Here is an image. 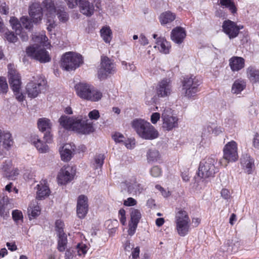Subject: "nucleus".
Listing matches in <instances>:
<instances>
[{
	"label": "nucleus",
	"mask_w": 259,
	"mask_h": 259,
	"mask_svg": "<svg viewBox=\"0 0 259 259\" xmlns=\"http://www.w3.org/2000/svg\"><path fill=\"white\" fill-rule=\"evenodd\" d=\"M32 39L35 43L26 50L28 56L38 60L40 62L45 63L50 61L51 58L49 53L42 47H47L50 44L45 34L41 33L33 35Z\"/></svg>",
	"instance_id": "nucleus-1"
},
{
	"label": "nucleus",
	"mask_w": 259,
	"mask_h": 259,
	"mask_svg": "<svg viewBox=\"0 0 259 259\" xmlns=\"http://www.w3.org/2000/svg\"><path fill=\"white\" fill-rule=\"evenodd\" d=\"M131 126L138 136L146 140H153L157 139L159 136L157 130L148 121L136 118L131 122Z\"/></svg>",
	"instance_id": "nucleus-2"
},
{
	"label": "nucleus",
	"mask_w": 259,
	"mask_h": 259,
	"mask_svg": "<svg viewBox=\"0 0 259 259\" xmlns=\"http://www.w3.org/2000/svg\"><path fill=\"white\" fill-rule=\"evenodd\" d=\"M76 93L80 98L91 102H98L102 98V93L91 85L83 82L75 86Z\"/></svg>",
	"instance_id": "nucleus-3"
},
{
	"label": "nucleus",
	"mask_w": 259,
	"mask_h": 259,
	"mask_svg": "<svg viewBox=\"0 0 259 259\" xmlns=\"http://www.w3.org/2000/svg\"><path fill=\"white\" fill-rule=\"evenodd\" d=\"M83 63V57L81 55L73 52H68L62 55L60 66L63 69L70 71L75 70Z\"/></svg>",
	"instance_id": "nucleus-4"
},
{
	"label": "nucleus",
	"mask_w": 259,
	"mask_h": 259,
	"mask_svg": "<svg viewBox=\"0 0 259 259\" xmlns=\"http://www.w3.org/2000/svg\"><path fill=\"white\" fill-rule=\"evenodd\" d=\"M217 160L215 158L209 157L202 160L199 164L198 175L202 179L214 177L217 171L215 166Z\"/></svg>",
	"instance_id": "nucleus-5"
},
{
	"label": "nucleus",
	"mask_w": 259,
	"mask_h": 259,
	"mask_svg": "<svg viewBox=\"0 0 259 259\" xmlns=\"http://www.w3.org/2000/svg\"><path fill=\"white\" fill-rule=\"evenodd\" d=\"M175 219L178 234L185 236L189 231L190 226V219L188 212L183 209H179L176 214Z\"/></svg>",
	"instance_id": "nucleus-6"
},
{
	"label": "nucleus",
	"mask_w": 259,
	"mask_h": 259,
	"mask_svg": "<svg viewBox=\"0 0 259 259\" xmlns=\"http://www.w3.org/2000/svg\"><path fill=\"white\" fill-rule=\"evenodd\" d=\"M238 159L237 144L234 141L228 142L223 148V157L219 163L226 166L228 163L235 162Z\"/></svg>",
	"instance_id": "nucleus-7"
},
{
	"label": "nucleus",
	"mask_w": 259,
	"mask_h": 259,
	"mask_svg": "<svg viewBox=\"0 0 259 259\" xmlns=\"http://www.w3.org/2000/svg\"><path fill=\"white\" fill-rule=\"evenodd\" d=\"M182 94L187 98L194 97L199 91L198 87L200 82L198 79L193 75L185 78L182 82Z\"/></svg>",
	"instance_id": "nucleus-8"
},
{
	"label": "nucleus",
	"mask_w": 259,
	"mask_h": 259,
	"mask_svg": "<svg viewBox=\"0 0 259 259\" xmlns=\"http://www.w3.org/2000/svg\"><path fill=\"white\" fill-rule=\"evenodd\" d=\"M162 127L167 131H170L178 126L179 119L175 115L169 108H165L161 114Z\"/></svg>",
	"instance_id": "nucleus-9"
},
{
	"label": "nucleus",
	"mask_w": 259,
	"mask_h": 259,
	"mask_svg": "<svg viewBox=\"0 0 259 259\" xmlns=\"http://www.w3.org/2000/svg\"><path fill=\"white\" fill-rule=\"evenodd\" d=\"M116 72V67L113 61L104 56L101 58V68L98 72L100 79H105L108 74H114Z\"/></svg>",
	"instance_id": "nucleus-10"
},
{
	"label": "nucleus",
	"mask_w": 259,
	"mask_h": 259,
	"mask_svg": "<svg viewBox=\"0 0 259 259\" xmlns=\"http://www.w3.org/2000/svg\"><path fill=\"white\" fill-rule=\"evenodd\" d=\"M39 131L44 133V140L47 143H51L53 141V134L52 133L53 124L51 120L47 118H39L37 122Z\"/></svg>",
	"instance_id": "nucleus-11"
},
{
	"label": "nucleus",
	"mask_w": 259,
	"mask_h": 259,
	"mask_svg": "<svg viewBox=\"0 0 259 259\" xmlns=\"http://www.w3.org/2000/svg\"><path fill=\"white\" fill-rule=\"evenodd\" d=\"M72 131L80 134H88L94 131V127L93 124L88 120L78 117L74 119Z\"/></svg>",
	"instance_id": "nucleus-12"
},
{
	"label": "nucleus",
	"mask_w": 259,
	"mask_h": 259,
	"mask_svg": "<svg viewBox=\"0 0 259 259\" xmlns=\"http://www.w3.org/2000/svg\"><path fill=\"white\" fill-rule=\"evenodd\" d=\"M46 84V81L42 78H38L28 82L26 86V93L28 97L34 98L41 92V90Z\"/></svg>",
	"instance_id": "nucleus-13"
},
{
	"label": "nucleus",
	"mask_w": 259,
	"mask_h": 259,
	"mask_svg": "<svg viewBox=\"0 0 259 259\" xmlns=\"http://www.w3.org/2000/svg\"><path fill=\"white\" fill-rule=\"evenodd\" d=\"M44 12H46L47 16V29L49 31H51L56 26L54 20L56 15V8L53 1L45 4Z\"/></svg>",
	"instance_id": "nucleus-14"
},
{
	"label": "nucleus",
	"mask_w": 259,
	"mask_h": 259,
	"mask_svg": "<svg viewBox=\"0 0 259 259\" xmlns=\"http://www.w3.org/2000/svg\"><path fill=\"white\" fill-rule=\"evenodd\" d=\"M74 174L72 167L69 166H63L57 176L58 183L60 185H65L71 182L74 178Z\"/></svg>",
	"instance_id": "nucleus-15"
},
{
	"label": "nucleus",
	"mask_w": 259,
	"mask_h": 259,
	"mask_svg": "<svg viewBox=\"0 0 259 259\" xmlns=\"http://www.w3.org/2000/svg\"><path fill=\"white\" fill-rule=\"evenodd\" d=\"M172 92L171 81L168 78L160 80L156 87V94L159 97H166L169 96Z\"/></svg>",
	"instance_id": "nucleus-16"
},
{
	"label": "nucleus",
	"mask_w": 259,
	"mask_h": 259,
	"mask_svg": "<svg viewBox=\"0 0 259 259\" xmlns=\"http://www.w3.org/2000/svg\"><path fill=\"white\" fill-rule=\"evenodd\" d=\"M243 28L242 25H237L234 22L230 20L225 21L223 24V29L230 39L236 37L241 29Z\"/></svg>",
	"instance_id": "nucleus-17"
},
{
	"label": "nucleus",
	"mask_w": 259,
	"mask_h": 259,
	"mask_svg": "<svg viewBox=\"0 0 259 259\" xmlns=\"http://www.w3.org/2000/svg\"><path fill=\"white\" fill-rule=\"evenodd\" d=\"M50 1L43 2L44 8L45 4L49 3ZM42 10L44 11V8H42L38 3H34L29 7V14L35 23L39 22L42 17Z\"/></svg>",
	"instance_id": "nucleus-18"
},
{
	"label": "nucleus",
	"mask_w": 259,
	"mask_h": 259,
	"mask_svg": "<svg viewBox=\"0 0 259 259\" xmlns=\"http://www.w3.org/2000/svg\"><path fill=\"white\" fill-rule=\"evenodd\" d=\"M75 150V146L74 144H66L60 147L59 151L61 160L64 162L70 161Z\"/></svg>",
	"instance_id": "nucleus-19"
},
{
	"label": "nucleus",
	"mask_w": 259,
	"mask_h": 259,
	"mask_svg": "<svg viewBox=\"0 0 259 259\" xmlns=\"http://www.w3.org/2000/svg\"><path fill=\"white\" fill-rule=\"evenodd\" d=\"M88 198L83 195H80L77 199L76 212L77 216L83 218L88 211Z\"/></svg>",
	"instance_id": "nucleus-20"
},
{
	"label": "nucleus",
	"mask_w": 259,
	"mask_h": 259,
	"mask_svg": "<svg viewBox=\"0 0 259 259\" xmlns=\"http://www.w3.org/2000/svg\"><path fill=\"white\" fill-rule=\"evenodd\" d=\"M13 144L12 135L0 129V154L4 149H9Z\"/></svg>",
	"instance_id": "nucleus-21"
},
{
	"label": "nucleus",
	"mask_w": 259,
	"mask_h": 259,
	"mask_svg": "<svg viewBox=\"0 0 259 259\" xmlns=\"http://www.w3.org/2000/svg\"><path fill=\"white\" fill-rule=\"evenodd\" d=\"M122 187L124 189H127L128 192L134 194L140 193L142 190L140 184L136 182L135 178L125 180L122 183Z\"/></svg>",
	"instance_id": "nucleus-22"
},
{
	"label": "nucleus",
	"mask_w": 259,
	"mask_h": 259,
	"mask_svg": "<svg viewBox=\"0 0 259 259\" xmlns=\"http://www.w3.org/2000/svg\"><path fill=\"white\" fill-rule=\"evenodd\" d=\"M31 143L35 146L39 153H45L49 151V147L46 142H44L41 138L36 134H33L30 137ZM45 141H46L45 140Z\"/></svg>",
	"instance_id": "nucleus-23"
},
{
	"label": "nucleus",
	"mask_w": 259,
	"mask_h": 259,
	"mask_svg": "<svg viewBox=\"0 0 259 259\" xmlns=\"http://www.w3.org/2000/svg\"><path fill=\"white\" fill-rule=\"evenodd\" d=\"M186 32L184 28L178 26L173 29L171 32L170 37L175 43L181 44L186 37Z\"/></svg>",
	"instance_id": "nucleus-24"
},
{
	"label": "nucleus",
	"mask_w": 259,
	"mask_h": 259,
	"mask_svg": "<svg viewBox=\"0 0 259 259\" xmlns=\"http://www.w3.org/2000/svg\"><path fill=\"white\" fill-rule=\"evenodd\" d=\"M95 4L92 1H78L80 12L87 16H92L95 11Z\"/></svg>",
	"instance_id": "nucleus-25"
},
{
	"label": "nucleus",
	"mask_w": 259,
	"mask_h": 259,
	"mask_svg": "<svg viewBox=\"0 0 259 259\" xmlns=\"http://www.w3.org/2000/svg\"><path fill=\"white\" fill-rule=\"evenodd\" d=\"M10 23L13 29L15 30L16 34L19 35L23 40L25 41L28 39L27 35L25 32L22 31L21 24L16 18L14 17H11L10 20Z\"/></svg>",
	"instance_id": "nucleus-26"
},
{
	"label": "nucleus",
	"mask_w": 259,
	"mask_h": 259,
	"mask_svg": "<svg viewBox=\"0 0 259 259\" xmlns=\"http://www.w3.org/2000/svg\"><path fill=\"white\" fill-rule=\"evenodd\" d=\"M244 59L240 57L234 56L229 59V65L233 71H238L244 67Z\"/></svg>",
	"instance_id": "nucleus-27"
},
{
	"label": "nucleus",
	"mask_w": 259,
	"mask_h": 259,
	"mask_svg": "<svg viewBox=\"0 0 259 259\" xmlns=\"http://www.w3.org/2000/svg\"><path fill=\"white\" fill-rule=\"evenodd\" d=\"M241 164L244 169L248 174H251L254 168V161L249 155H243L241 158Z\"/></svg>",
	"instance_id": "nucleus-28"
},
{
	"label": "nucleus",
	"mask_w": 259,
	"mask_h": 259,
	"mask_svg": "<svg viewBox=\"0 0 259 259\" xmlns=\"http://www.w3.org/2000/svg\"><path fill=\"white\" fill-rule=\"evenodd\" d=\"M50 194V190L49 187L45 183V181L40 182L37 185L36 199L40 200L45 199L48 197Z\"/></svg>",
	"instance_id": "nucleus-29"
},
{
	"label": "nucleus",
	"mask_w": 259,
	"mask_h": 259,
	"mask_svg": "<svg viewBox=\"0 0 259 259\" xmlns=\"http://www.w3.org/2000/svg\"><path fill=\"white\" fill-rule=\"evenodd\" d=\"M156 46L154 48H157L160 52L164 54H168L170 49V45L168 41L163 37H159L156 39Z\"/></svg>",
	"instance_id": "nucleus-30"
},
{
	"label": "nucleus",
	"mask_w": 259,
	"mask_h": 259,
	"mask_svg": "<svg viewBox=\"0 0 259 259\" xmlns=\"http://www.w3.org/2000/svg\"><path fill=\"white\" fill-rule=\"evenodd\" d=\"M75 117H70L67 116H62L59 119L61 126L67 130L72 131V126L74 123Z\"/></svg>",
	"instance_id": "nucleus-31"
},
{
	"label": "nucleus",
	"mask_w": 259,
	"mask_h": 259,
	"mask_svg": "<svg viewBox=\"0 0 259 259\" xmlns=\"http://www.w3.org/2000/svg\"><path fill=\"white\" fill-rule=\"evenodd\" d=\"M176 15L170 11L162 13L160 17V22L162 25L166 24L172 22L176 19Z\"/></svg>",
	"instance_id": "nucleus-32"
},
{
	"label": "nucleus",
	"mask_w": 259,
	"mask_h": 259,
	"mask_svg": "<svg viewBox=\"0 0 259 259\" xmlns=\"http://www.w3.org/2000/svg\"><path fill=\"white\" fill-rule=\"evenodd\" d=\"M101 36L106 43H110L112 38V32L110 27L105 26L100 30Z\"/></svg>",
	"instance_id": "nucleus-33"
},
{
	"label": "nucleus",
	"mask_w": 259,
	"mask_h": 259,
	"mask_svg": "<svg viewBox=\"0 0 259 259\" xmlns=\"http://www.w3.org/2000/svg\"><path fill=\"white\" fill-rule=\"evenodd\" d=\"M246 87V82L242 79H237L234 81L232 87V92L234 94H239Z\"/></svg>",
	"instance_id": "nucleus-34"
},
{
	"label": "nucleus",
	"mask_w": 259,
	"mask_h": 259,
	"mask_svg": "<svg viewBox=\"0 0 259 259\" xmlns=\"http://www.w3.org/2000/svg\"><path fill=\"white\" fill-rule=\"evenodd\" d=\"M247 76L252 83L259 82V70L250 67L247 69Z\"/></svg>",
	"instance_id": "nucleus-35"
},
{
	"label": "nucleus",
	"mask_w": 259,
	"mask_h": 259,
	"mask_svg": "<svg viewBox=\"0 0 259 259\" xmlns=\"http://www.w3.org/2000/svg\"><path fill=\"white\" fill-rule=\"evenodd\" d=\"M58 239V249L60 251H64L67 247V239L65 234L57 235Z\"/></svg>",
	"instance_id": "nucleus-36"
},
{
	"label": "nucleus",
	"mask_w": 259,
	"mask_h": 259,
	"mask_svg": "<svg viewBox=\"0 0 259 259\" xmlns=\"http://www.w3.org/2000/svg\"><path fill=\"white\" fill-rule=\"evenodd\" d=\"M147 157L149 161L155 162L160 159V155L156 149H150L147 152Z\"/></svg>",
	"instance_id": "nucleus-37"
},
{
	"label": "nucleus",
	"mask_w": 259,
	"mask_h": 259,
	"mask_svg": "<svg viewBox=\"0 0 259 259\" xmlns=\"http://www.w3.org/2000/svg\"><path fill=\"white\" fill-rule=\"evenodd\" d=\"M8 68V79L9 80H15V79H21V77L19 73L17 72L12 64H9Z\"/></svg>",
	"instance_id": "nucleus-38"
},
{
	"label": "nucleus",
	"mask_w": 259,
	"mask_h": 259,
	"mask_svg": "<svg viewBox=\"0 0 259 259\" xmlns=\"http://www.w3.org/2000/svg\"><path fill=\"white\" fill-rule=\"evenodd\" d=\"M141 218V213L139 209L135 208H132L131 209L130 222L138 224Z\"/></svg>",
	"instance_id": "nucleus-39"
},
{
	"label": "nucleus",
	"mask_w": 259,
	"mask_h": 259,
	"mask_svg": "<svg viewBox=\"0 0 259 259\" xmlns=\"http://www.w3.org/2000/svg\"><path fill=\"white\" fill-rule=\"evenodd\" d=\"M40 209L39 206L37 204H31L28 208V213L31 218H35L40 214Z\"/></svg>",
	"instance_id": "nucleus-40"
},
{
	"label": "nucleus",
	"mask_w": 259,
	"mask_h": 259,
	"mask_svg": "<svg viewBox=\"0 0 259 259\" xmlns=\"http://www.w3.org/2000/svg\"><path fill=\"white\" fill-rule=\"evenodd\" d=\"M56 13L58 15V17L60 20V21L62 22H66L68 19V16L67 13L64 11V8H58L57 9L56 7Z\"/></svg>",
	"instance_id": "nucleus-41"
},
{
	"label": "nucleus",
	"mask_w": 259,
	"mask_h": 259,
	"mask_svg": "<svg viewBox=\"0 0 259 259\" xmlns=\"http://www.w3.org/2000/svg\"><path fill=\"white\" fill-rule=\"evenodd\" d=\"M220 5L223 8H228L232 13L236 12V8L234 3L232 1H220Z\"/></svg>",
	"instance_id": "nucleus-42"
},
{
	"label": "nucleus",
	"mask_w": 259,
	"mask_h": 259,
	"mask_svg": "<svg viewBox=\"0 0 259 259\" xmlns=\"http://www.w3.org/2000/svg\"><path fill=\"white\" fill-rule=\"evenodd\" d=\"M8 90V85L5 77H0V94H5Z\"/></svg>",
	"instance_id": "nucleus-43"
},
{
	"label": "nucleus",
	"mask_w": 259,
	"mask_h": 259,
	"mask_svg": "<svg viewBox=\"0 0 259 259\" xmlns=\"http://www.w3.org/2000/svg\"><path fill=\"white\" fill-rule=\"evenodd\" d=\"M76 249L78 253V255L79 256L84 255L87 253L88 249V246L83 243H78Z\"/></svg>",
	"instance_id": "nucleus-44"
},
{
	"label": "nucleus",
	"mask_w": 259,
	"mask_h": 259,
	"mask_svg": "<svg viewBox=\"0 0 259 259\" xmlns=\"http://www.w3.org/2000/svg\"><path fill=\"white\" fill-rule=\"evenodd\" d=\"M12 218L14 221L18 223L19 221H23V214L22 212L19 210H14L12 211Z\"/></svg>",
	"instance_id": "nucleus-45"
},
{
	"label": "nucleus",
	"mask_w": 259,
	"mask_h": 259,
	"mask_svg": "<svg viewBox=\"0 0 259 259\" xmlns=\"http://www.w3.org/2000/svg\"><path fill=\"white\" fill-rule=\"evenodd\" d=\"M104 156L99 154L95 157V164L96 168H100L104 163Z\"/></svg>",
	"instance_id": "nucleus-46"
},
{
	"label": "nucleus",
	"mask_w": 259,
	"mask_h": 259,
	"mask_svg": "<svg viewBox=\"0 0 259 259\" xmlns=\"http://www.w3.org/2000/svg\"><path fill=\"white\" fill-rule=\"evenodd\" d=\"M10 86L13 90H21V79H15V80H9Z\"/></svg>",
	"instance_id": "nucleus-47"
},
{
	"label": "nucleus",
	"mask_w": 259,
	"mask_h": 259,
	"mask_svg": "<svg viewBox=\"0 0 259 259\" xmlns=\"http://www.w3.org/2000/svg\"><path fill=\"white\" fill-rule=\"evenodd\" d=\"M64 223L61 220H57L56 222V231L57 232V235L64 234Z\"/></svg>",
	"instance_id": "nucleus-48"
},
{
	"label": "nucleus",
	"mask_w": 259,
	"mask_h": 259,
	"mask_svg": "<svg viewBox=\"0 0 259 259\" xmlns=\"http://www.w3.org/2000/svg\"><path fill=\"white\" fill-rule=\"evenodd\" d=\"M20 21L26 29L30 30L32 28V24L27 17H22L20 19Z\"/></svg>",
	"instance_id": "nucleus-49"
},
{
	"label": "nucleus",
	"mask_w": 259,
	"mask_h": 259,
	"mask_svg": "<svg viewBox=\"0 0 259 259\" xmlns=\"http://www.w3.org/2000/svg\"><path fill=\"white\" fill-rule=\"evenodd\" d=\"M123 142L125 146L128 149H133L135 147L136 141L134 138H130L127 140L125 139Z\"/></svg>",
	"instance_id": "nucleus-50"
},
{
	"label": "nucleus",
	"mask_w": 259,
	"mask_h": 259,
	"mask_svg": "<svg viewBox=\"0 0 259 259\" xmlns=\"http://www.w3.org/2000/svg\"><path fill=\"white\" fill-rule=\"evenodd\" d=\"M112 138L116 143L123 142L125 138L121 133L116 132L112 135Z\"/></svg>",
	"instance_id": "nucleus-51"
},
{
	"label": "nucleus",
	"mask_w": 259,
	"mask_h": 259,
	"mask_svg": "<svg viewBox=\"0 0 259 259\" xmlns=\"http://www.w3.org/2000/svg\"><path fill=\"white\" fill-rule=\"evenodd\" d=\"M5 37L10 42H15L17 40V36L12 32L8 31L5 33Z\"/></svg>",
	"instance_id": "nucleus-52"
},
{
	"label": "nucleus",
	"mask_w": 259,
	"mask_h": 259,
	"mask_svg": "<svg viewBox=\"0 0 259 259\" xmlns=\"http://www.w3.org/2000/svg\"><path fill=\"white\" fill-rule=\"evenodd\" d=\"M11 164L10 162H6L4 163L1 168V171L3 172V175L6 177V174H9L11 168Z\"/></svg>",
	"instance_id": "nucleus-53"
},
{
	"label": "nucleus",
	"mask_w": 259,
	"mask_h": 259,
	"mask_svg": "<svg viewBox=\"0 0 259 259\" xmlns=\"http://www.w3.org/2000/svg\"><path fill=\"white\" fill-rule=\"evenodd\" d=\"M88 116L91 120H97L100 117V113L98 110L94 109L89 113Z\"/></svg>",
	"instance_id": "nucleus-54"
},
{
	"label": "nucleus",
	"mask_w": 259,
	"mask_h": 259,
	"mask_svg": "<svg viewBox=\"0 0 259 259\" xmlns=\"http://www.w3.org/2000/svg\"><path fill=\"white\" fill-rule=\"evenodd\" d=\"M138 224L137 223L130 222L128 224L129 228L128 230V233L130 235L132 236L135 233Z\"/></svg>",
	"instance_id": "nucleus-55"
},
{
	"label": "nucleus",
	"mask_w": 259,
	"mask_h": 259,
	"mask_svg": "<svg viewBox=\"0 0 259 259\" xmlns=\"http://www.w3.org/2000/svg\"><path fill=\"white\" fill-rule=\"evenodd\" d=\"M151 175L154 177H158L161 175V169L157 166H153L150 171Z\"/></svg>",
	"instance_id": "nucleus-56"
},
{
	"label": "nucleus",
	"mask_w": 259,
	"mask_h": 259,
	"mask_svg": "<svg viewBox=\"0 0 259 259\" xmlns=\"http://www.w3.org/2000/svg\"><path fill=\"white\" fill-rule=\"evenodd\" d=\"M160 118V114L158 112L153 113L150 117V121L153 124L157 123V121L159 120Z\"/></svg>",
	"instance_id": "nucleus-57"
},
{
	"label": "nucleus",
	"mask_w": 259,
	"mask_h": 259,
	"mask_svg": "<svg viewBox=\"0 0 259 259\" xmlns=\"http://www.w3.org/2000/svg\"><path fill=\"white\" fill-rule=\"evenodd\" d=\"M137 201L132 197H129L127 199L124 200L123 204L126 206H135L137 204Z\"/></svg>",
	"instance_id": "nucleus-58"
},
{
	"label": "nucleus",
	"mask_w": 259,
	"mask_h": 259,
	"mask_svg": "<svg viewBox=\"0 0 259 259\" xmlns=\"http://www.w3.org/2000/svg\"><path fill=\"white\" fill-rule=\"evenodd\" d=\"M16 99L19 102H22L24 99L23 94L21 92V90H13Z\"/></svg>",
	"instance_id": "nucleus-59"
},
{
	"label": "nucleus",
	"mask_w": 259,
	"mask_h": 259,
	"mask_svg": "<svg viewBox=\"0 0 259 259\" xmlns=\"http://www.w3.org/2000/svg\"><path fill=\"white\" fill-rule=\"evenodd\" d=\"M19 171L18 169H15L9 171V174H6V178L9 179L13 180L15 178V177L18 175Z\"/></svg>",
	"instance_id": "nucleus-60"
},
{
	"label": "nucleus",
	"mask_w": 259,
	"mask_h": 259,
	"mask_svg": "<svg viewBox=\"0 0 259 259\" xmlns=\"http://www.w3.org/2000/svg\"><path fill=\"white\" fill-rule=\"evenodd\" d=\"M0 13L3 14L7 15L9 13V8L6 3H3L0 6Z\"/></svg>",
	"instance_id": "nucleus-61"
},
{
	"label": "nucleus",
	"mask_w": 259,
	"mask_h": 259,
	"mask_svg": "<svg viewBox=\"0 0 259 259\" xmlns=\"http://www.w3.org/2000/svg\"><path fill=\"white\" fill-rule=\"evenodd\" d=\"M119 213L120 215V221L123 225H124L126 222L125 211L121 209L119 211Z\"/></svg>",
	"instance_id": "nucleus-62"
},
{
	"label": "nucleus",
	"mask_w": 259,
	"mask_h": 259,
	"mask_svg": "<svg viewBox=\"0 0 259 259\" xmlns=\"http://www.w3.org/2000/svg\"><path fill=\"white\" fill-rule=\"evenodd\" d=\"M221 196L225 199H228L230 197V193L229 190L223 189L221 191Z\"/></svg>",
	"instance_id": "nucleus-63"
},
{
	"label": "nucleus",
	"mask_w": 259,
	"mask_h": 259,
	"mask_svg": "<svg viewBox=\"0 0 259 259\" xmlns=\"http://www.w3.org/2000/svg\"><path fill=\"white\" fill-rule=\"evenodd\" d=\"M253 144L254 147L257 149H259V135L257 134L254 135L253 140Z\"/></svg>",
	"instance_id": "nucleus-64"
}]
</instances>
